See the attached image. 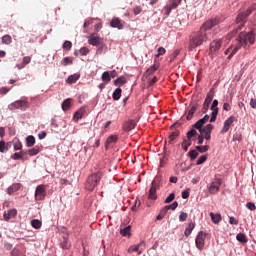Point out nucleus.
<instances>
[{
  "label": "nucleus",
  "mask_w": 256,
  "mask_h": 256,
  "mask_svg": "<svg viewBox=\"0 0 256 256\" xmlns=\"http://www.w3.org/2000/svg\"><path fill=\"white\" fill-rule=\"evenodd\" d=\"M61 248L62 249H70L71 248V243L70 241L68 240V238H64L62 243H61Z\"/></svg>",
  "instance_id": "ea45409f"
},
{
  "label": "nucleus",
  "mask_w": 256,
  "mask_h": 256,
  "mask_svg": "<svg viewBox=\"0 0 256 256\" xmlns=\"http://www.w3.org/2000/svg\"><path fill=\"white\" fill-rule=\"evenodd\" d=\"M29 108V102L27 100H16L15 102L10 103L8 105V109L10 111H14L15 109H21L25 111V109Z\"/></svg>",
  "instance_id": "39448f33"
},
{
  "label": "nucleus",
  "mask_w": 256,
  "mask_h": 256,
  "mask_svg": "<svg viewBox=\"0 0 256 256\" xmlns=\"http://www.w3.org/2000/svg\"><path fill=\"white\" fill-rule=\"evenodd\" d=\"M247 41H249V43L251 45H253L255 43V33L254 32H240L238 38H237V45L234 47V49L232 50V52L229 54L228 59L231 60L232 57L237 54V51L241 50V48L244 46V48L247 47Z\"/></svg>",
  "instance_id": "f03ea898"
},
{
  "label": "nucleus",
  "mask_w": 256,
  "mask_h": 256,
  "mask_svg": "<svg viewBox=\"0 0 256 256\" xmlns=\"http://www.w3.org/2000/svg\"><path fill=\"white\" fill-rule=\"evenodd\" d=\"M102 178H103L102 172H96V173L90 174V176H88V179L86 180L85 189L88 191L95 190V188L97 187V185L99 184Z\"/></svg>",
  "instance_id": "7ed1b4c3"
},
{
  "label": "nucleus",
  "mask_w": 256,
  "mask_h": 256,
  "mask_svg": "<svg viewBox=\"0 0 256 256\" xmlns=\"http://www.w3.org/2000/svg\"><path fill=\"white\" fill-rule=\"evenodd\" d=\"M12 160H23L24 153L23 152H15L11 155Z\"/></svg>",
  "instance_id": "4c0bfd02"
},
{
  "label": "nucleus",
  "mask_w": 256,
  "mask_h": 256,
  "mask_svg": "<svg viewBox=\"0 0 256 256\" xmlns=\"http://www.w3.org/2000/svg\"><path fill=\"white\" fill-rule=\"evenodd\" d=\"M63 48L66 50H71L72 48V42L71 41H65L63 44Z\"/></svg>",
  "instance_id": "13d9d810"
},
{
  "label": "nucleus",
  "mask_w": 256,
  "mask_h": 256,
  "mask_svg": "<svg viewBox=\"0 0 256 256\" xmlns=\"http://www.w3.org/2000/svg\"><path fill=\"white\" fill-rule=\"evenodd\" d=\"M210 218L212 219V221L214 222V224H219V222L222 220V216L220 215V213H210Z\"/></svg>",
  "instance_id": "c85d7f7f"
},
{
  "label": "nucleus",
  "mask_w": 256,
  "mask_h": 256,
  "mask_svg": "<svg viewBox=\"0 0 256 256\" xmlns=\"http://www.w3.org/2000/svg\"><path fill=\"white\" fill-rule=\"evenodd\" d=\"M209 118V115H205L203 118L195 122V124L193 125L194 129H197L200 133H203V126L209 121Z\"/></svg>",
  "instance_id": "9b49d317"
},
{
  "label": "nucleus",
  "mask_w": 256,
  "mask_h": 256,
  "mask_svg": "<svg viewBox=\"0 0 256 256\" xmlns=\"http://www.w3.org/2000/svg\"><path fill=\"white\" fill-rule=\"evenodd\" d=\"M221 47H222V39H214V41H212L210 43L209 54L211 56H214V54H216L217 51H219Z\"/></svg>",
  "instance_id": "1a4fd4ad"
},
{
  "label": "nucleus",
  "mask_w": 256,
  "mask_h": 256,
  "mask_svg": "<svg viewBox=\"0 0 256 256\" xmlns=\"http://www.w3.org/2000/svg\"><path fill=\"white\" fill-rule=\"evenodd\" d=\"M236 239L238 240V242L243 243V244L248 242L247 235L243 234V232H239L236 235Z\"/></svg>",
  "instance_id": "c756f323"
},
{
  "label": "nucleus",
  "mask_w": 256,
  "mask_h": 256,
  "mask_svg": "<svg viewBox=\"0 0 256 256\" xmlns=\"http://www.w3.org/2000/svg\"><path fill=\"white\" fill-rule=\"evenodd\" d=\"M205 239H206L205 232L200 231L197 234V237L195 238V245H196V248L199 249V251H203L205 247Z\"/></svg>",
  "instance_id": "0eeeda50"
},
{
  "label": "nucleus",
  "mask_w": 256,
  "mask_h": 256,
  "mask_svg": "<svg viewBox=\"0 0 256 256\" xmlns=\"http://www.w3.org/2000/svg\"><path fill=\"white\" fill-rule=\"evenodd\" d=\"M47 196L45 185H38L35 191V199L36 200H45Z\"/></svg>",
  "instance_id": "9d476101"
},
{
  "label": "nucleus",
  "mask_w": 256,
  "mask_h": 256,
  "mask_svg": "<svg viewBox=\"0 0 256 256\" xmlns=\"http://www.w3.org/2000/svg\"><path fill=\"white\" fill-rule=\"evenodd\" d=\"M223 180L215 176L214 180L210 183L208 191L210 194H217L220 191V187L222 185Z\"/></svg>",
  "instance_id": "423d86ee"
},
{
  "label": "nucleus",
  "mask_w": 256,
  "mask_h": 256,
  "mask_svg": "<svg viewBox=\"0 0 256 256\" xmlns=\"http://www.w3.org/2000/svg\"><path fill=\"white\" fill-rule=\"evenodd\" d=\"M161 215H162V218H164V216L167 215V212H169V207L168 206H164L161 210Z\"/></svg>",
  "instance_id": "bf43d9fd"
},
{
  "label": "nucleus",
  "mask_w": 256,
  "mask_h": 256,
  "mask_svg": "<svg viewBox=\"0 0 256 256\" xmlns=\"http://www.w3.org/2000/svg\"><path fill=\"white\" fill-rule=\"evenodd\" d=\"M85 112H86L85 108H80L78 111L75 112L74 120L75 121L80 120L83 117V115L85 114Z\"/></svg>",
  "instance_id": "cd10ccee"
},
{
  "label": "nucleus",
  "mask_w": 256,
  "mask_h": 256,
  "mask_svg": "<svg viewBox=\"0 0 256 256\" xmlns=\"http://www.w3.org/2000/svg\"><path fill=\"white\" fill-rule=\"evenodd\" d=\"M31 225L33 228H36V230H38L39 228H41L42 222L39 221V219H33L31 221Z\"/></svg>",
  "instance_id": "de8ad7c7"
},
{
  "label": "nucleus",
  "mask_w": 256,
  "mask_h": 256,
  "mask_svg": "<svg viewBox=\"0 0 256 256\" xmlns=\"http://www.w3.org/2000/svg\"><path fill=\"white\" fill-rule=\"evenodd\" d=\"M31 62V57L30 56H25L23 58V62L20 64H17V68L18 69H23L25 68L26 65H29V63Z\"/></svg>",
  "instance_id": "bb28decb"
},
{
  "label": "nucleus",
  "mask_w": 256,
  "mask_h": 256,
  "mask_svg": "<svg viewBox=\"0 0 256 256\" xmlns=\"http://www.w3.org/2000/svg\"><path fill=\"white\" fill-rule=\"evenodd\" d=\"M187 218H188V213H186V212H181L180 213V215H179V221L180 222H185Z\"/></svg>",
  "instance_id": "3c124183"
},
{
  "label": "nucleus",
  "mask_w": 256,
  "mask_h": 256,
  "mask_svg": "<svg viewBox=\"0 0 256 256\" xmlns=\"http://www.w3.org/2000/svg\"><path fill=\"white\" fill-rule=\"evenodd\" d=\"M164 54H166L165 48L164 47H159L158 48V54L156 55V57L163 56Z\"/></svg>",
  "instance_id": "052dcab7"
},
{
  "label": "nucleus",
  "mask_w": 256,
  "mask_h": 256,
  "mask_svg": "<svg viewBox=\"0 0 256 256\" xmlns=\"http://www.w3.org/2000/svg\"><path fill=\"white\" fill-rule=\"evenodd\" d=\"M22 143L20 141L14 143V150L15 151H20V149H22Z\"/></svg>",
  "instance_id": "680f3d73"
},
{
  "label": "nucleus",
  "mask_w": 256,
  "mask_h": 256,
  "mask_svg": "<svg viewBox=\"0 0 256 256\" xmlns=\"http://www.w3.org/2000/svg\"><path fill=\"white\" fill-rule=\"evenodd\" d=\"M178 206H179L178 201H174L172 204L167 205L168 210H170V209L175 210V209H177Z\"/></svg>",
  "instance_id": "4d7b16f0"
},
{
  "label": "nucleus",
  "mask_w": 256,
  "mask_h": 256,
  "mask_svg": "<svg viewBox=\"0 0 256 256\" xmlns=\"http://www.w3.org/2000/svg\"><path fill=\"white\" fill-rule=\"evenodd\" d=\"M199 108V105H193L191 106V108L188 110V112L185 113L186 118L188 121L192 120L193 115L195 114V112H197V109Z\"/></svg>",
  "instance_id": "f3484780"
},
{
  "label": "nucleus",
  "mask_w": 256,
  "mask_h": 256,
  "mask_svg": "<svg viewBox=\"0 0 256 256\" xmlns=\"http://www.w3.org/2000/svg\"><path fill=\"white\" fill-rule=\"evenodd\" d=\"M198 133L195 130V128H191L190 131L187 132V138L189 139V141H192L191 139L194 138V136H197Z\"/></svg>",
  "instance_id": "49530a36"
},
{
  "label": "nucleus",
  "mask_w": 256,
  "mask_h": 256,
  "mask_svg": "<svg viewBox=\"0 0 256 256\" xmlns=\"http://www.w3.org/2000/svg\"><path fill=\"white\" fill-rule=\"evenodd\" d=\"M188 155H189L191 161H194L198 157L199 152L197 151V149L196 150L193 149V150L189 151Z\"/></svg>",
  "instance_id": "c03bdc74"
},
{
  "label": "nucleus",
  "mask_w": 256,
  "mask_h": 256,
  "mask_svg": "<svg viewBox=\"0 0 256 256\" xmlns=\"http://www.w3.org/2000/svg\"><path fill=\"white\" fill-rule=\"evenodd\" d=\"M127 83V79L125 76H119V78L115 79V86H123L124 84Z\"/></svg>",
  "instance_id": "72a5a7b5"
},
{
  "label": "nucleus",
  "mask_w": 256,
  "mask_h": 256,
  "mask_svg": "<svg viewBox=\"0 0 256 256\" xmlns=\"http://www.w3.org/2000/svg\"><path fill=\"white\" fill-rule=\"evenodd\" d=\"M72 63H73V60L71 57H64V59H62V62H61L63 66L72 65Z\"/></svg>",
  "instance_id": "8fccbe9b"
},
{
  "label": "nucleus",
  "mask_w": 256,
  "mask_h": 256,
  "mask_svg": "<svg viewBox=\"0 0 256 256\" xmlns=\"http://www.w3.org/2000/svg\"><path fill=\"white\" fill-rule=\"evenodd\" d=\"M71 103H72V100H71V99H66V100H64L63 103H62V109H63V111H67V110L70 108Z\"/></svg>",
  "instance_id": "58836bf2"
},
{
  "label": "nucleus",
  "mask_w": 256,
  "mask_h": 256,
  "mask_svg": "<svg viewBox=\"0 0 256 256\" xmlns=\"http://www.w3.org/2000/svg\"><path fill=\"white\" fill-rule=\"evenodd\" d=\"M10 148V143H6L5 140H0V153H7Z\"/></svg>",
  "instance_id": "6ab92c4d"
},
{
  "label": "nucleus",
  "mask_w": 256,
  "mask_h": 256,
  "mask_svg": "<svg viewBox=\"0 0 256 256\" xmlns=\"http://www.w3.org/2000/svg\"><path fill=\"white\" fill-rule=\"evenodd\" d=\"M180 50H174V52L170 55V62H173V60L176 59L177 56H179Z\"/></svg>",
  "instance_id": "5fc2aeb1"
},
{
  "label": "nucleus",
  "mask_w": 256,
  "mask_h": 256,
  "mask_svg": "<svg viewBox=\"0 0 256 256\" xmlns=\"http://www.w3.org/2000/svg\"><path fill=\"white\" fill-rule=\"evenodd\" d=\"M214 95H215V91L214 88H212L207 96L206 99L204 100V105H203V109L202 112H204V114L208 111L210 104L212 103L213 99H214Z\"/></svg>",
  "instance_id": "6e6552de"
},
{
  "label": "nucleus",
  "mask_w": 256,
  "mask_h": 256,
  "mask_svg": "<svg viewBox=\"0 0 256 256\" xmlns=\"http://www.w3.org/2000/svg\"><path fill=\"white\" fill-rule=\"evenodd\" d=\"M17 215L16 209H10L7 213H4V219L5 221H9L11 218H14V216Z\"/></svg>",
  "instance_id": "5701e85b"
},
{
  "label": "nucleus",
  "mask_w": 256,
  "mask_h": 256,
  "mask_svg": "<svg viewBox=\"0 0 256 256\" xmlns=\"http://www.w3.org/2000/svg\"><path fill=\"white\" fill-rule=\"evenodd\" d=\"M246 206H247V209H249V210H256L255 203L249 202L246 204Z\"/></svg>",
  "instance_id": "69168bd1"
},
{
  "label": "nucleus",
  "mask_w": 256,
  "mask_h": 256,
  "mask_svg": "<svg viewBox=\"0 0 256 256\" xmlns=\"http://www.w3.org/2000/svg\"><path fill=\"white\" fill-rule=\"evenodd\" d=\"M117 141H118V136H116L115 134H112L107 138V141L105 143V148L109 149L111 146V143H115Z\"/></svg>",
  "instance_id": "aec40b11"
},
{
  "label": "nucleus",
  "mask_w": 256,
  "mask_h": 256,
  "mask_svg": "<svg viewBox=\"0 0 256 256\" xmlns=\"http://www.w3.org/2000/svg\"><path fill=\"white\" fill-rule=\"evenodd\" d=\"M214 129V126H212V124H207L203 129H202V133L204 136H206L208 134V132H212V130Z\"/></svg>",
  "instance_id": "79ce46f5"
},
{
  "label": "nucleus",
  "mask_w": 256,
  "mask_h": 256,
  "mask_svg": "<svg viewBox=\"0 0 256 256\" xmlns=\"http://www.w3.org/2000/svg\"><path fill=\"white\" fill-rule=\"evenodd\" d=\"M181 145L184 151L187 152L189 147H191L192 145V140H190L189 137L187 136L186 139H183V142L181 143Z\"/></svg>",
  "instance_id": "a878e982"
},
{
  "label": "nucleus",
  "mask_w": 256,
  "mask_h": 256,
  "mask_svg": "<svg viewBox=\"0 0 256 256\" xmlns=\"http://www.w3.org/2000/svg\"><path fill=\"white\" fill-rule=\"evenodd\" d=\"M179 136H180L179 130L172 131V133L168 137V143H170V144L174 143L175 139L179 138Z\"/></svg>",
  "instance_id": "b1692460"
},
{
  "label": "nucleus",
  "mask_w": 256,
  "mask_h": 256,
  "mask_svg": "<svg viewBox=\"0 0 256 256\" xmlns=\"http://www.w3.org/2000/svg\"><path fill=\"white\" fill-rule=\"evenodd\" d=\"M88 43L90 45H96L99 46L102 44V39L100 36H98L96 33H93L89 38H88Z\"/></svg>",
  "instance_id": "ddd939ff"
},
{
  "label": "nucleus",
  "mask_w": 256,
  "mask_h": 256,
  "mask_svg": "<svg viewBox=\"0 0 256 256\" xmlns=\"http://www.w3.org/2000/svg\"><path fill=\"white\" fill-rule=\"evenodd\" d=\"M110 26L111 28H117V29H123L124 28V24L121 22L120 18H112V20L110 21Z\"/></svg>",
  "instance_id": "2eb2a0df"
},
{
  "label": "nucleus",
  "mask_w": 256,
  "mask_h": 256,
  "mask_svg": "<svg viewBox=\"0 0 256 256\" xmlns=\"http://www.w3.org/2000/svg\"><path fill=\"white\" fill-rule=\"evenodd\" d=\"M205 161H207V155H202L201 157L198 158L196 164L199 166L200 164L205 163Z\"/></svg>",
  "instance_id": "603ef678"
},
{
  "label": "nucleus",
  "mask_w": 256,
  "mask_h": 256,
  "mask_svg": "<svg viewBox=\"0 0 256 256\" xmlns=\"http://www.w3.org/2000/svg\"><path fill=\"white\" fill-rule=\"evenodd\" d=\"M79 79H80V74L70 75V76H68V78L66 79V83H68V84H74V83H76V81H78Z\"/></svg>",
  "instance_id": "393cba45"
},
{
  "label": "nucleus",
  "mask_w": 256,
  "mask_h": 256,
  "mask_svg": "<svg viewBox=\"0 0 256 256\" xmlns=\"http://www.w3.org/2000/svg\"><path fill=\"white\" fill-rule=\"evenodd\" d=\"M199 153H207L209 151L210 146L205 145V146H196L195 147Z\"/></svg>",
  "instance_id": "09e8293b"
},
{
  "label": "nucleus",
  "mask_w": 256,
  "mask_h": 256,
  "mask_svg": "<svg viewBox=\"0 0 256 256\" xmlns=\"http://www.w3.org/2000/svg\"><path fill=\"white\" fill-rule=\"evenodd\" d=\"M89 53V48H87V47H82L81 49H80V54H82V56H86V54H88Z\"/></svg>",
  "instance_id": "0e129e2a"
},
{
  "label": "nucleus",
  "mask_w": 256,
  "mask_h": 256,
  "mask_svg": "<svg viewBox=\"0 0 256 256\" xmlns=\"http://www.w3.org/2000/svg\"><path fill=\"white\" fill-rule=\"evenodd\" d=\"M21 188V183H13L11 186L8 188V194H13L16 193V191H19Z\"/></svg>",
  "instance_id": "412c9836"
},
{
  "label": "nucleus",
  "mask_w": 256,
  "mask_h": 256,
  "mask_svg": "<svg viewBox=\"0 0 256 256\" xmlns=\"http://www.w3.org/2000/svg\"><path fill=\"white\" fill-rule=\"evenodd\" d=\"M218 112H219V108L212 109L210 123H214L216 121V118L218 117Z\"/></svg>",
  "instance_id": "a19ab883"
},
{
  "label": "nucleus",
  "mask_w": 256,
  "mask_h": 256,
  "mask_svg": "<svg viewBox=\"0 0 256 256\" xmlns=\"http://www.w3.org/2000/svg\"><path fill=\"white\" fill-rule=\"evenodd\" d=\"M229 222H230L231 225H238L239 224V221L236 218H234V216H230Z\"/></svg>",
  "instance_id": "e2e57ef3"
},
{
  "label": "nucleus",
  "mask_w": 256,
  "mask_h": 256,
  "mask_svg": "<svg viewBox=\"0 0 256 256\" xmlns=\"http://www.w3.org/2000/svg\"><path fill=\"white\" fill-rule=\"evenodd\" d=\"M236 120L235 116H229L227 120L224 121V126L222 127L221 133H227L230 130V127Z\"/></svg>",
  "instance_id": "f8f14e48"
},
{
  "label": "nucleus",
  "mask_w": 256,
  "mask_h": 256,
  "mask_svg": "<svg viewBox=\"0 0 256 256\" xmlns=\"http://www.w3.org/2000/svg\"><path fill=\"white\" fill-rule=\"evenodd\" d=\"M195 222H189L188 226L186 227V230H185V236L186 237H189L190 234L192 233V231L194 230L195 228Z\"/></svg>",
  "instance_id": "7c9ffc66"
},
{
  "label": "nucleus",
  "mask_w": 256,
  "mask_h": 256,
  "mask_svg": "<svg viewBox=\"0 0 256 256\" xmlns=\"http://www.w3.org/2000/svg\"><path fill=\"white\" fill-rule=\"evenodd\" d=\"M137 126L135 120H127L123 123L124 132H131Z\"/></svg>",
  "instance_id": "4468645a"
},
{
  "label": "nucleus",
  "mask_w": 256,
  "mask_h": 256,
  "mask_svg": "<svg viewBox=\"0 0 256 256\" xmlns=\"http://www.w3.org/2000/svg\"><path fill=\"white\" fill-rule=\"evenodd\" d=\"M219 23V18H213L212 20L205 21L200 29L190 36L188 45L189 51H193L195 48L200 47V45L205 43L209 38L207 31L214 28V26L219 25Z\"/></svg>",
  "instance_id": "f257e3e1"
},
{
  "label": "nucleus",
  "mask_w": 256,
  "mask_h": 256,
  "mask_svg": "<svg viewBox=\"0 0 256 256\" xmlns=\"http://www.w3.org/2000/svg\"><path fill=\"white\" fill-rule=\"evenodd\" d=\"M121 236L126 237V236H131V225L125 226V228H123L120 231Z\"/></svg>",
  "instance_id": "c9c22d12"
},
{
  "label": "nucleus",
  "mask_w": 256,
  "mask_h": 256,
  "mask_svg": "<svg viewBox=\"0 0 256 256\" xmlns=\"http://www.w3.org/2000/svg\"><path fill=\"white\" fill-rule=\"evenodd\" d=\"M160 67L159 63H154L149 69L146 70L144 77L148 78L150 75H154L156 71H158Z\"/></svg>",
  "instance_id": "dca6fc26"
},
{
  "label": "nucleus",
  "mask_w": 256,
  "mask_h": 256,
  "mask_svg": "<svg viewBox=\"0 0 256 256\" xmlns=\"http://www.w3.org/2000/svg\"><path fill=\"white\" fill-rule=\"evenodd\" d=\"M2 43L6 45H10L12 43V36L10 35L2 36Z\"/></svg>",
  "instance_id": "37998d69"
},
{
  "label": "nucleus",
  "mask_w": 256,
  "mask_h": 256,
  "mask_svg": "<svg viewBox=\"0 0 256 256\" xmlns=\"http://www.w3.org/2000/svg\"><path fill=\"white\" fill-rule=\"evenodd\" d=\"M142 13V7H135L134 8V14L137 16L138 14Z\"/></svg>",
  "instance_id": "774afa93"
},
{
  "label": "nucleus",
  "mask_w": 256,
  "mask_h": 256,
  "mask_svg": "<svg viewBox=\"0 0 256 256\" xmlns=\"http://www.w3.org/2000/svg\"><path fill=\"white\" fill-rule=\"evenodd\" d=\"M175 200V194L172 192L170 195H168V197L166 198V200L164 201V203L169 204L171 203V201Z\"/></svg>",
  "instance_id": "864d4df0"
},
{
  "label": "nucleus",
  "mask_w": 256,
  "mask_h": 256,
  "mask_svg": "<svg viewBox=\"0 0 256 256\" xmlns=\"http://www.w3.org/2000/svg\"><path fill=\"white\" fill-rule=\"evenodd\" d=\"M181 2H182V0H170V8L172 10H175V8L179 7Z\"/></svg>",
  "instance_id": "a18cd8bd"
},
{
  "label": "nucleus",
  "mask_w": 256,
  "mask_h": 256,
  "mask_svg": "<svg viewBox=\"0 0 256 256\" xmlns=\"http://www.w3.org/2000/svg\"><path fill=\"white\" fill-rule=\"evenodd\" d=\"M161 176H156V178L152 181V186L149 190V195L148 198L151 200H156L157 199V188L160 187V181H161Z\"/></svg>",
  "instance_id": "20e7f679"
},
{
  "label": "nucleus",
  "mask_w": 256,
  "mask_h": 256,
  "mask_svg": "<svg viewBox=\"0 0 256 256\" xmlns=\"http://www.w3.org/2000/svg\"><path fill=\"white\" fill-rule=\"evenodd\" d=\"M243 25L238 26L235 30H232L230 33H228L227 38L232 39L235 37V35L238 34L239 31H242Z\"/></svg>",
  "instance_id": "f704fd0d"
},
{
  "label": "nucleus",
  "mask_w": 256,
  "mask_h": 256,
  "mask_svg": "<svg viewBox=\"0 0 256 256\" xmlns=\"http://www.w3.org/2000/svg\"><path fill=\"white\" fill-rule=\"evenodd\" d=\"M92 23H94V18H87L84 21V28H88V26L92 25Z\"/></svg>",
  "instance_id": "6e6d98bb"
},
{
  "label": "nucleus",
  "mask_w": 256,
  "mask_h": 256,
  "mask_svg": "<svg viewBox=\"0 0 256 256\" xmlns=\"http://www.w3.org/2000/svg\"><path fill=\"white\" fill-rule=\"evenodd\" d=\"M205 136L203 133H200L198 136V143L199 145H202V143L204 142Z\"/></svg>",
  "instance_id": "338daca9"
},
{
  "label": "nucleus",
  "mask_w": 256,
  "mask_h": 256,
  "mask_svg": "<svg viewBox=\"0 0 256 256\" xmlns=\"http://www.w3.org/2000/svg\"><path fill=\"white\" fill-rule=\"evenodd\" d=\"M42 149H43L42 146L37 145L32 149H28V155H30V157H33V155H37L41 153Z\"/></svg>",
  "instance_id": "4be33fe9"
},
{
  "label": "nucleus",
  "mask_w": 256,
  "mask_h": 256,
  "mask_svg": "<svg viewBox=\"0 0 256 256\" xmlns=\"http://www.w3.org/2000/svg\"><path fill=\"white\" fill-rule=\"evenodd\" d=\"M121 95H122V88H116V90L113 92V100L119 101Z\"/></svg>",
  "instance_id": "e433bc0d"
},
{
  "label": "nucleus",
  "mask_w": 256,
  "mask_h": 256,
  "mask_svg": "<svg viewBox=\"0 0 256 256\" xmlns=\"http://www.w3.org/2000/svg\"><path fill=\"white\" fill-rule=\"evenodd\" d=\"M102 81L105 84H108L111 82V76H110V71L107 70L106 72H103L102 76H101Z\"/></svg>",
  "instance_id": "2f4dec72"
},
{
  "label": "nucleus",
  "mask_w": 256,
  "mask_h": 256,
  "mask_svg": "<svg viewBox=\"0 0 256 256\" xmlns=\"http://www.w3.org/2000/svg\"><path fill=\"white\" fill-rule=\"evenodd\" d=\"M36 139L35 136H28L26 137V147L31 148L35 145Z\"/></svg>",
  "instance_id": "473e14b6"
},
{
  "label": "nucleus",
  "mask_w": 256,
  "mask_h": 256,
  "mask_svg": "<svg viewBox=\"0 0 256 256\" xmlns=\"http://www.w3.org/2000/svg\"><path fill=\"white\" fill-rule=\"evenodd\" d=\"M247 22L245 12H240L238 16L236 17V23L239 24V26L242 25V28L244 27L245 23Z\"/></svg>",
  "instance_id": "a211bd4d"
}]
</instances>
